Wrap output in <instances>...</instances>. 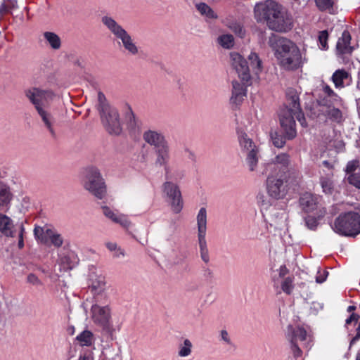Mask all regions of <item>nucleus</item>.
<instances>
[{"label":"nucleus","mask_w":360,"mask_h":360,"mask_svg":"<svg viewBox=\"0 0 360 360\" xmlns=\"http://www.w3.org/2000/svg\"><path fill=\"white\" fill-rule=\"evenodd\" d=\"M238 140L240 151L245 157L246 165L250 172L255 171L259 160L258 147L244 131H238Z\"/></svg>","instance_id":"39448f33"},{"label":"nucleus","mask_w":360,"mask_h":360,"mask_svg":"<svg viewBox=\"0 0 360 360\" xmlns=\"http://www.w3.org/2000/svg\"><path fill=\"white\" fill-rule=\"evenodd\" d=\"M193 352V343L191 341L185 338L182 342L178 345V356L181 358H186L191 355Z\"/></svg>","instance_id":"72a5a7b5"},{"label":"nucleus","mask_w":360,"mask_h":360,"mask_svg":"<svg viewBox=\"0 0 360 360\" xmlns=\"http://www.w3.org/2000/svg\"><path fill=\"white\" fill-rule=\"evenodd\" d=\"M204 276L206 278H212L213 277L214 273L212 269L210 268H205L204 270Z\"/></svg>","instance_id":"4d7b16f0"},{"label":"nucleus","mask_w":360,"mask_h":360,"mask_svg":"<svg viewBox=\"0 0 360 360\" xmlns=\"http://www.w3.org/2000/svg\"><path fill=\"white\" fill-rule=\"evenodd\" d=\"M267 174L266 188L268 193L274 198H283L286 194L287 174L265 171Z\"/></svg>","instance_id":"ddd939ff"},{"label":"nucleus","mask_w":360,"mask_h":360,"mask_svg":"<svg viewBox=\"0 0 360 360\" xmlns=\"http://www.w3.org/2000/svg\"><path fill=\"white\" fill-rule=\"evenodd\" d=\"M354 309H355V307L354 306H349L348 307V309H347V311L350 312V311H353Z\"/></svg>","instance_id":"680f3d73"},{"label":"nucleus","mask_w":360,"mask_h":360,"mask_svg":"<svg viewBox=\"0 0 360 360\" xmlns=\"http://www.w3.org/2000/svg\"><path fill=\"white\" fill-rule=\"evenodd\" d=\"M43 37L47 45L53 50H58L61 47L60 37L55 32L46 31L43 33Z\"/></svg>","instance_id":"7c9ffc66"},{"label":"nucleus","mask_w":360,"mask_h":360,"mask_svg":"<svg viewBox=\"0 0 360 360\" xmlns=\"http://www.w3.org/2000/svg\"><path fill=\"white\" fill-rule=\"evenodd\" d=\"M281 288L283 291L287 294H290L293 289L292 280L288 277L285 278L281 283Z\"/></svg>","instance_id":"49530a36"},{"label":"nucleus","mask_w":360,"mask_h":360,"mask_svg":"<svg viewBox=\"0 0 360 360\" xmlns=\"http://www.w3.org/2000/svg\"><path fill=\"white\" fill-rule=\"evenodd\" d=\"M323 164L327 167H329L330 166V163L328 161H323Z\"/></svg>","instance_id":"e2e57ef3"},{"label":"nucleus","mask_w":360,"mask_h":360,"mask_svg":"<svg viewBox=\"0 0 360 360\" xmlns=\"http://www.w3.org/2000/svg\"><path fill=\"white\" fill-rule=\"evenodd\" d=\"M328 34L326 30H323L319 32V47L322 50H327L328 46Z\"/></svg>","instance_id":"79ce46f5"},{"label":"nucleus","mask_w":360,"mask_h":360,"mask_svg":"<svg viewBox=\"0 0 360 360\" xmlns=\"http://www.w3.org/2000/svg\"><path fill=\"white\" fill-rule=\"evenodd\" d=\"M328 271L326 270L319 271L316 276V281L319 283L324 282L328 276Z\"/></svg>","instance_id":"864d4df0"},{"label":"nucleus","mask_w":360,"mask_h":360,"mask_svg":"<svg viewBox=\"0 0 360 360\" xmlns=\"http://www.w3.org/2000/svg\"><path fill=\"white\" fill-rule=\"evenodd\" d=\"M323 91L326 95V100L331 101L333 106H326L325 105H321V109L319 110L328 118L338 122H340L342 119V112L335 106L341 105V98L335 93L328 84H323Z\"/></svg>","instance_id":"9d476101"},{"label":"nucleus","mask_w":360,"mask_h":360,"mask_svg":"<svg viewBox=\"0 0 360 360\" xmlns=\"http://www.w3.org/2000/svg\"><path fill=\"white\" fill-rule=\"evenodd\" d=\"M217 41L223 49H231L234 46V38L231 34H224L219 35Z\"/></svg>","instance_id":"f704fd0d"},{"label":"nucleus","mask_w":360,"mask_h":360,"mask_svg":"<svg viewBox=\"0 0 360 360\" xmlns=\"http://www.w3.org/2000/svg\"><path fill=\"white\" fill-rule=\"evenodd\" d=\"M358 87H359V89H360V82H359V84H358Z\"/></svg>","instance_id":"69168bd1"},{"label":"nucleus","mask_w":360,"mask_h":360,"mask_svg":"<svg viewBox=\"0 0 360 360\" xmlns=\"http://www.w3.org/2000/svg\"><path fill=\"white\" fill-rule=\"evenodd\" d=\"M39 117H40L44 127L50 133L51 137L56 136V120L49 111V108L36 110Z\"/></svg>","instance_id":"393cba45"},{"label":"nucleus","mask_w":360,"mask_h":360,"mask_svg":"<svg viewBox=\"0 0 360 360\" xmlns=\"http://www.w3.org/2000/svg\"><path fill=\"white\" fill-rule=\"evenodd\" d=\"M0 232L6 237L14 238L18 236V246L20 249L24 248V234L25 232L23 224L15 226L11 218L0 213Z\"/></svg>","instance_id":"4468645a"},{"label":"nucleus","mask_w":360,"mask_h":360,"mask_svg":"<svg viewBox=\"0 0 360 360\" xmlns=\"http://www.w3.org/2000/svg\"><path fill=\"white\" fill-rule=\"evenodd\" d=\"M231 65L237 72L242 82H249L250 79V69L246 60L238 53L230 55Z\"/></svg>","instance_id":"5701e85b"},{"label":"nucleus","mask_w":360,"mask_h":360,"mask_svg":"<svg viewBox=\"0 0 360 360\" xmlns=\"http://www.w3.org/2000/svg\"><path fill=\"white\" fill-rule=\"evenodd\" d=\"M297 116L298 112L295 113V110L289 109L288 107H285L279 112L281 126L288 139H292L296 136L295 117L297 119Z\"/></svg>","instance_id":"f3484780"},{"label":"nucleus","mask_w":360,"mask_h":360,"mask_svg":"<svg viewBox=\"0 0 360 360\" xmlns=\"http://www.w3.org/2000/svg\"><path fill=\"white\" fill-rule=\"evenodd\" d=\"M25 94L35 110L49 108L55 97L53 91L39 87H31L25 91Z\"/></svg>","instance_id":"9b49d317"},{"label":"nucleus","mask_w":360,"mask_h":360,"mask_svg":"<svg viewBox=\"0 0 360 360\" xmlns=\"http://www.w3.org/2000/svg\"><path fill=\"white\" fill-rule=\"evenodd\" d=\"M101 22L117 39L122 41L124 49L129 53L135 55L138 53V48L130 35L112 18L103 16Z\"/></svg>","instance_id":"6e6552de"},{"label":"nucleus","mask_w":360,"mask_h":360,"mask_svg":"<svg viewBox=\"0 0 360 360\" xmlns=\"http://www.w3.org/2000/svg\"><path fill=\"white\" fill-rule=\"evenodd\" d=\"M219 340L224 345L229 346L231 348H235L236 346L233 342L230 334L226 330H221L219 333Z\"/></svg>","instance_id":"ea45409f"},{"label":"nucleus","mask_w":360,"mask_h":360,"mask_svg":"<svg viewBox=\"0 0 360 360\" xmlns=\"http://www.w3.org/2000/svg\"><path fill=\"white\" fill-rule=\"evenodd\" d=\"M229 27L240 37H243L245 34L243 27L238 23H233L229 25Z\"/></svg>","instance_id":"8fccbe9b"},{"label":"nucleus","mask_w":360,"mask_h":360,"mask_svg":"<svg viewBox=\"0 0 360 360\" xmlns=\"http://www.w3.org/2000/svg\"><path fill=\"white\" fill-rule=\"evenodd\" d=\"M356 360H360V353H357Z\"/></svg>","instance_id":"0e129e2a"},{"label":"nucleus","mask_w":360,"mask_h":360,"mask_svg":"<svg viewBox=\"0 0 360 360\" xmlns=\"http://www.w3.org/2000/svg\"><path fill=\"white\" fill-rule=\"evenodd\" d=\"M248 82H242V83H240L236 80L232 82V91L230 98L231 105L238 106L243 103L244 98L246 97V86Z\"/></svg>","instance_id":"b1692460"},{"label":"nucleus","mask_w":360,"mask_h":360,"mask_svg":"<svg viewBox=\"0 0 360 360\" xmlns=\"http://www.w3.org/2000/svg\"><path fill=\"white\" fill-rule=\"evenodd\" d=\"M155 165L157 166L165 167L167 174V165L170 160V148L168 141L158 148H155Z\"/></svg>","instance_id":"a878e982"},{"label":"nucleus","mask_w":360,"mask_h":360,"mask_svg":"<svg viewBox=\"0 0 360 360\" xmlns=\"http://www.w3.org/2000/svg\"><path fill=\"white\" fill-rule=\"evenodd\" d=\"M78 360H94V357L91 354H84L79 356Z\"/></svg>","instance_id":"bf43d9fd"},{"label":"nucleus","mask_w":360,"mask_h":360,"mask_svg":"<svg viewBox=\"0 0 360 360\" xmlns=\"http://www.w3.org/2000/svg\"><path fill=\"white\" fill-rule=\"evenodd\" d=\"M198 11L204 16L207 20L217 19V13L207 4L199 3L195 5Z\"/></svg>","instance_id":"473e14b6"},{"label":"nucleus","mask_w":360,"mask_h":360,"mask_svg":"<svg viewBox=\"0 0 360 360\" xmlns=\"http://www.w3.org/2000/svg\"><path fill=\"white\" fill-rule=\"evenodd\" d=\"M103 215L112 222L119 224L122 228L128 230L132 225L128 215L120 212L117 210H114L108 206L101 207Z\"/></svg>","instance_id":"aec40b11"},{"label":"nucleus","mask_w":360,"mask_h":360,"mask_svg":"<svg viewBox=\"0 0 360 360\" xmlns=\"http://www.w3.org/2000/svg\"><path fill=\"white\" fill-rule=\"evenodd\" d=\"M143 140L150 146L158 148L167 142L162 133L155 130H147L143 134Z\"/></svg>","instance_id":"bb28decb"},{"label":"nucleus","mask_w":360,"mask_h":360,"mask_svg":"<svg viewBox=\"0 0 360 360\" xmlns=\"http://www.w3.org/2000/svg\"><path fill=\"white\" fill-rule=\"evenodd\" d=\"M7 7L5 4H2L0 6V20L2 19L3 16L7 13Z\"/></svg>","instance_id":"13d9d810"},{"label":"nucleus","mask_w":360,"mask_h":360,"mask_svg":"<svg viewBox=\"0 0 360 360\" xmlns=\"http://www.w3.org/2000/svg\"><path fill=\"white\" fill-rule=\"evenodd\" d=\"M105 247L115 258L124 257L125 255L124 250L115 242L105 243Z\"/></svg>","instance_id":"58836bf2"},{"label":"nucleus","mask_w":360,"mask_h":360,"mask_svg":"<svg viewBox=\"0 0 360 360\" xmlns=\"http://www.w3.org/2000/svg\"><path fill=\"white\" fill-rule=\"evenodd\" d=\"M359 161L358 160H353L350 161L347 163L346 167V172L350 175L351 174H353L356 172L355 171L359 169Z\"/></svg>","instance_id":"09e8293b"},{"label":"nucleus","mask_w":360,"mask_h":360,"mask_svg":"<svg viewBox=\"0 0 360 360\" xmlns=\"http://www.w3.org/2000/svg\"><path fill=\"white\" fill-rule=\"evenodd\" d=\"M290 164V155L282 153L277 155L274 159H272L265 165V171L287 174Z\"/></svg>","instance_id":"6ab92c4d"},{"label":"nucleus","mask_w":360,"mask_h":360,"mask_svg":"<svg viewBox=\"0 0 360 360\" xmlns=\"http://www.w3.org/2000/svg\"><path fill=\"white\" fill-rule=\"evenodd\" d=\"M248 60L253 72L258 74L262 71V60L256 53L252 52L248 56Z\"/></svg>","instance_id":"4c0bfd02"},{"label":"nucleus","mask_w":360,"mask_h":360,"mask_svg":"<svg viewBox=\"0 0 360 360\" xmlns=\"http://www.w3.org/2000/svg\"><path fill=\"white\" fill-rule=\"evenodd\" d=\"M79 262L77 255L72 251L61 254L58 259V264L61 269L68 271L73 269Z\"/></svg>","instance_id":"cd10ccee"},{"label":"nucleus","mask_w":360,"mask_h":360,"mask_svg":"<svg viewBox=\"0 0 360 360\" xmlns=\"http://www.w3.org/2000/svg\"><path fill=\"white\" fill-rule=\"evenodd\" d=\"M98 110L101 115L102 123L111 134L118 135L122 131L120 115L117 110L109 105L105 95L98 93Z\"/></svg>","instance_id":"f03ea898"},{"label":"nucleus","mask_w":360,"mask_h":360,"mask_svg":"<svg viewBox=\"0 0 360 360\" xmlns=\"http://www.w3.org/2000/svg\"><path fill=\"white\" fill-rule=\"evenodd\" d=\"M76 341L82 347H90L95 341L94 335L91 330H84L76 337Z\"/></svg>","instance_id":"2f4dec72"},{"label":"nucleus","mask_w":360,"mask_h":360,"mask_svg":"<svg viewBox=\"0 0 360 360\" xmlns=\"http://www.w3.org/2000/svg\"><path fill=\"white\" fill-rule=\"evenodd\" d=\"M359 318L360 316L358 314L353 313L350 315V316L348 319H346L345 325L347 326L352 323L356 324L358 322Z\"/></svg>","instance_id":"5fc2aeb1"},{"label":"nucleus","mask_w":360,"mask_h":360,"mask_svg":"<svg viewBox=\"0 0 360 360\" xmlns=\"http://www.w3.org/2000/svg\"><path fill=\"white\" fill-rule=\"evenodd\" d=\"M34 235L36 239L40 240L41 242H46L44 238H46V231L40 226H35L34 229Z\"/></svg>","instance_id":"de8ad7c7"},{"label":"nucleus","mask_w":360,"mask_h":360,"mask_svg":"<svg viewBox=\"0 0 360 360\" xmlns=\"http://www.w3.org/2000/svg\"><path fill=\"white\" fill-rule=\"evenodd\" d=\"M321 185L324 193H331L333 188V184L330 178H321Z\"/></svg>","instance_id":"c03bdc74"},{"label":"nucleus","mask_w":360,"mask_h":360,"mask_svg":"<svg viewBox=\"0 0 360 360\" xmlns=\"http://www.w3.org/2000/svg\"><path fill=\"white\" fill-rule=\"evenodd\" d=\"M11 200V193L9 188L4 185L0 184V209L10 202Z\"/></svg>","instance_id":"c9c22d12"},{"label":"nucleus","mask_w":360,"mask_h":360,"mask_svg":"<svg viewBox=\"0 0 360 360\" xmlns=\"http://www.w3.org/2000/svg\"><path fill=\"white\" fill-rule=\"evenodd\" d=\"M269 28L278 32H287L293 27L292 17L282 7L280 13L269 22Z\"/></svg>","instance_id":"a211bd4d"},{"label":"nucleus","mask_w":360,"mask_h":360,"mask_svg":"<svg viewBox=\"0 0 360 360\" xmlns=\"http://www.w3.org/2000/svg\"><path fill=\"white\" fill-rule=\"evenodd\" d=\"M274 55L278 65L285 70H298L304 63L299 47L292 41L285 38L278 41Z\"/></svg>","instance_id":"f257e3e1"},{"label":"nucleus","mask_w":360,"mask_h":360,"mask_svg":"<svg viewBox=\"0 0 360 360\" xmlns=\"http://www.w3.org/2000/svg\"><path fill=\"white\" fill-rule=\"evenodd\" d=\"M88 287L93 295L94 301L108 300V297L106 293V281L104 276L91 273L89 275Z\"/></svg>","instance_id":"dca6fc26"},{"label":"nucleus","mask_w":360,"mask_h":360,"mask_svg":"<svg viewBox=\"0 0 360 360\" xmlns=\"http://www.w3.org/2000/svg\"><path fill=\"white\" fill-rule=\"evenodd\" d=\"M286 102L289 109L295 110V113L298 112L297 120L303 127L306 126L305 118L300 108L299 94L296 89L288 88L286 90Z\"/></svg>","instance_id":"4be33fe9"},{"label":"nucleus","mask_w":360,"mask_h":360,"mask_svg":"<svg viewBox=\"0 0 360 360\" xmlns=\"http://www.w3.org/2000/svg\"><path fill=\"white\" fill-rule=\"evenodd\" d=\"M360 339V323L359 324L356 328V334L350 341V347L355 344Z\"/></svg>","instance_id":"6e6d98bb"},{"label":"nucleus","mask_w":360,"mask_h":360,"mask_svg":"<svg viewBox=\"0 0 360 360\" xmlns=\"http://www.w3.org/2000/svg\"><path fill=\"white\" fill-rule=\"evenodd\" d=\"M188 158L192 160V161H195V155L191 152V151H188Z\"/></svg>","instance_id":"052dcab7"},{"label":"nucleus","mask_w":360,"mask_h":360,"mask_svg":"<svg viewBox=\"0 0 360 360\" xmlns=\"http://www.w3.org/2000/svg\"><path fill=\"white\" fill-rule=\"evenodd\" d=\"M198 227V242L201 259L205 264L210 261V256L206 240L207 216L205 207H201L196 217Z\"/></svg>","instance_id":"1a4fd4ad"},{"label":"nucleus","mask_w":360,"mask_h":360,"mask_svg":"<svg viewBox=\"0 0 360 360\" xmlns=\"http://www.w3.org/2000/svg\"><path fill=\"white\" fill-rule=\"evenodd\" d=\"M84 188L98 199H103L106 194V187L98 169L89 167L84 172Z\"/></svg>","instance_id":"423d86ee"},{"label":"nucleus","mask_w":360,"mask_h":360,"mask_svg":"<svg viewBox=\"0 0 360 360\" xmlns=\"http://www.w3.org/2000/svg\"><path fill=\"white\" fill-rule=\"evenodd\" d=\"M347 180L350 184L360 189V167L356 172L349 175Z\"/></svg>","instance_id":"37998d69"},{"label":"nucleus","mask_w":360,"mask_h":360,"mask_svg":"<svg viewBox=\"0 0 360 360\" xmlns=\"http://www.w3.org/2000/svg\"><path fill=\"white\" fill-rule=\"evenodd\" d=\"M315 3L321 11H328L331 12L333 10V2L332 0H315Z\"/></svg>","instance_id":"a19ab883"},{"label":"nucleus","mask_w":360,"mask_h":360,"mask_svg":"<svg viewBox=\"0 0 360 360\" xmlns=\"http://www.w3.org/2000/svg\"><path fill=\"white\" fill-rule=\"evenodd\" d=\"M319 202V197L309 193L303 194L300 199L302 208L307 212H312L316 210Z\"/></svg>","instance_id":"c85d7f7f"},{"label":"nucleus","mask_w":360,"mask_h":360,"mask_svg":"<svg viewBox=\"0 0 360 360\" xmlns=\"http://www.w3.org/2000/svg\"><path fill=\"white\" fill-rule=\"evenodd\" d=\"M271 140L274 146L277 148H282L285 145V141L284 137L279 135L277 132L271 134Z\"/></svg>","instance_id":"a18cd8bd"},{"label":"nucleus","mask_w":360,"mask_h":360,"mask_svg":"<svg viewBox=\"0 0 360 360\" xmlns=\"http://www.w3.org/2000/svg\"><path fill=\"white\" fill-rule=\"evenodd\" d=\"M282 7L281 5L272 0L257 4L254 8L255 18L257 22H266L269 26V22H271L275 16L280 13Z\"/></svg>","instance_id":"f8f14e48"},{"label":"nucleus","mask_w":360,"mask_h":360,"mask_svg":"<svg viewBox=\"0 0 360 360\" xmlns=\"http://www.w3.org/2000/svg\"><path fill=\"white\" fill-rule=\"evenodd\" d=\"M305 223L306 226L311 230L315 229L318 225L317 220L314 217H307L305 219Z\"/></svg>","instance_id":"603ef678"},{"label":"nucleus","mask_w":360,"mask_h":360,"mask_svg":"<svg viewBox=\"0 0 360 360\" xmlns=\"http://www.w3.org/2000/svg\"><path fill=\"white\" fill-rule=\"evenodd\" d=\"M286 338L290 345V349L295 359L301 358L302 351L301 347H308L311 338L307 335L304 328L289 326L286 333Z\"/></svg>","instance_id":"0eeeda50"},{"label":"nucleus","mask_w":360,"mask_h":360,"mask_svg":"<svg viewBox=\"0 0 360 360\" xmlns=\"http://www.w3.org/2000/svg\"><path fill=\"white\" fill-rule=\"evenodd\" d=\"M90 318L96 326L103 330H112V307L109 304H103V301H94L90 309Z\"/></svg>","instance_id":"20e7f679"},{"label":"nucleus","mask_w":360,"mask_h":360,"mask_svg":"<svg viewBox=\"0 0 360 360\" xmlns=\"http://www.w3.org/2000/svg\"><path fill=\"white\" fill-rule=\"evenodd\" d=\"M163 193L167 196L172 210L179 213L184 207V202L179 187L172 181H166L162 185Z\"/></svg>","instance_id":"2eb2a0df"},{"label":"nucleus","mask_w":360,"mask_h":360,"mask_svg":"<svg viewBox=\"0 0 360 360\" xmlns=\"http://www.w3.org/2000/svg\"><path fill=\"white\" fill-rule=\"evenodd\" d=\"M46 238H49L51 244L56 248L60 247L63 243L61 235L49 229L46 230Z\"/></svg>","instance_id":"e433bc0d"},{"label":"nucleus","mask_w":360,"mask_h":360,"mask_svg":"<svg viewBox=\"0 0 360 360\" xmlns=\"http://www.w3.org/2000/svg\"><path fill=\"white\" fill-rule=\"evenodd\" d=\"M27 281L34 286H39L42 285L41 281L34 274H28Z\"/></svg>","instance_id":"3c124183"},{"label":"nucleus","mask_w":360,"mask_h":360,"mask_svg":"<svg viewBox=\"0 0 360 360\" xmlns=\"http://www.w3.org/2000/svg\"><path fill=\"white\" fill-rule=\"evenodd\" d=\"M351 36L347 31H344L342 37H340L336 44V53L341 60L342 63L346 64L348 62L347 56L351 55L353 47L350 45Z\"/></svg>","instance_id":"412c9836"},{"label":"nucleus","mask_w":360,"mask_h":360,"mask_svg":"<svg viewBox=\"0 0 360 360\" xmlns=\"http://www.w3.org/2000/svg\"><path fill=\"white\" fill-rule=\"evenodd\" d=\"M350 74L344 69H338L334 72L331 77L335 88L342 89L345 86V82L350 78Z\"/></svg>","instance_id":"c756f323"},{"label":"nucleus","mask_w":360,"mask_h":360,"mask_svg":"<svg viewBox=\"0 0 360 360\" xmlns=\"http://www.w3.org/2000/svg\"><path fill=\"white\" fill-rule=\"evenodd\" d=\"M339 235L353 236L360 233V215L355 212L341 214L331 226Z\"/></svg>","instance_id":"7ed1b4c3"}]
</instances>
